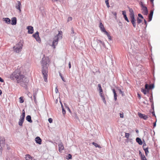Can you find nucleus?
<instances>
[{
    "mask_svg": "<svg viewBox=\"0 0 160 160\" xmlns=\"http://www.w3.org/2000/svg\"><path fill=\"white\" fill-rule=\"evenodd\" d=\"M98 87L99 88V93L101 92H103V91L101 85L100 84H98Z\"/></svg>",
    "mask_w": 160,
    "mask_h": 160,
    "instance_id": "obj_31",
    "label": "nucleus"
},
{
    "mask_svg": "<svg viewBox=\"0 0 160 160\" xmlns=\"http://www.w3.org/2000/svg\"><path fill=\"white\" fill-rule=\"evenodd\" d=\"M66 158L68 160L72 159V155L70 154H68L66 156Z\"/></svg>",
    "mask_w": 160,
    "mask_h": 160,
    "instance_id": "obj_28",
    "label": "nucleus"
},
{
    "mask_svg": "<svg viewBox=\"0 0 160 160\" xmlns=\"http://www.w3.org/2000/svg\"><path fill=\"white\" fill-rule=\"evenodd\" d=\"M129 136V133H125V137L127 139H128Z\"/></svg>",
    "mask_w": 160,
    "mask_h": 160,
    "instance_id": "obj_37",
    "label": "nucleus"
},
{
    "mask_svg": "<svg viewBox=\"0 0 160 160\" xmlns=\"http://www.w3.org/2000/svg\"><path fill=\"white\" fill-rule=\"evenodd\" d=\"M152 115H153V116H155V113H154V112H152Z\"/></svg>",
    "mask_w": 160,
    "mask_h": 160,
    "instance_id": "obj_58",
    "label": "nucleus"
},
{
    "mask_svg": "<svg viewBox=\"0 0 160 160\" xmlns=\"http://www.w3.org/2000/svg\"><path fill=\"white\" fill-rule=\"evenodd\" d=\"M112 92L114 94V99L116 101L117 100V93L116 92L115 90L114 89H112Z\"/></svg>",
    "mask_w": 160,
    "mask_h": 160,
    "instance_id": "obj_23",
    "label": "nucleus"
},
{
    "mask_svg": "<svg viewBox=\"0 0 160 160\" xmlns=\"http://www.w3.org/2000/svg\"><path fill=\"white\" fill-rule=\"evenodd\" d=\"M58 1V0H52V1L53 2H54L55 1Z\"/></svg>",
    "mask_w": 160,
    "mask_h": 160,
    "instance_id": "obj_62",
    "label": "nucleus"
},
{
    "mask_svg": "<svg viewBox=\"0 0 160 160\" xmlns=\"http://www.w3.org/2000/svg\"><path fill=\"white\" fill-rule=\"evenodd\" d=\"M2 94V91L0 89V95H1Z\"/></svg>",
    "mask_w": 160,
    "mask_h": 160,
    "instance_id": "obj_60",
    "label": "nucleus"
},
{
    "mask_svg": "<svg viewBox=\"0 0 160 160\" xmlns=\"http://www.w3.org/2000/svg\"><path fill=\"white\" fill-rule=\"evenodd\" d=\"M145 88V89H141V91L144 94H146L147 93V91Z\"/></svg>",
    "mask_w": 160,
    "mask_h": 160,
    "instance_id": "obj_35",
    "label": "nucleus"
},
{
    "mask_svg": "<svg viewBox=\"0 0 160 160\" xmlns=\"http://www.w3.org/2000/svg\"><path fill=\"white\" fill-rule=\"evenodd\" d=\"M131 19V22L132 23L133 26L135 28L136 27V24L135 23V20L134 18V17H130Z\"/></svg>",
    "mask_w": 160,
    "mask_h": 160,
    "instance_id": "obj_14",
    "label": "nucleus"
},
{
    "mask_svg": "<svg viewBox=\"0 0 160 160\" xmlns=\"http://www.w3.org/2000/svg\"><path fill=\"white\" fill-rule=\"evenodd\" d=\"M132 139H129V142H132Z\"/></svg>",
    "mask_w": 160,
    "mask_h": 160,
    "instance_id": "obj_61",
    "label": "nucleus"
},
{
    "mask_svg": "<svg viewBox=\"0 0 160 160\" xmlns=\"http://www.w3.org/2000/svg\"><path fill=\"white\" fill-rule=\"evenodd\" d=\"M26 79V78L25 77L24 75L20 73L19 75L17 78V81L18 83L20 82H27Z\"/></svg>",
    "mask_w": 160,
    "mask_h": 160,
    "instance_id": "obj_4",
    "label": "nucleus"
},
{
    "mask_svg": "<svg viewBox=\"0 0 160 160\" xmlns=\"http://www.w3.org/2000/svg\"><path fill=\"white\" fill-rule=\"evenodd\" d=\"M100 95V96L101 98L103 100V102L105 104H106V102L105 99V98L104 95L102 94V92H101L99 93Z\"/></svg>",
    "mask_w": 160,
    "mask_h": 160,
    "instance_id": "obj_22",
    "label": "nucleus"
},
{
    "mask_svg": "<svg viewBox=\"0 0 160 160\" xmlns=\"http://www.w3.org/2000/svg\"><path fill=\"white\" fill-rule=\"evenodd\" d=\"M92 144L93 145H94L96 148L98 147L99 148H101V146L98 145L97 143L93 142H92Z\"/></svg>",
    "mask_w": 160,
    "mask_h": 160,
    "instance_id": "obj_29",
    "label": "nucleus"
},
{
    "mask_svg": "<svg viewBox=\"0 0 160 160\" xmlns=\"http://www.w3.org/2000/svg\"><path fill=\"white\" fill-rule=\"evenodd\" d=\"M25 159L26 160H32V157L29 154L26 155Z\"/></svg>",
    "mask_w": 160,
    "mask_h": 160,
    "instance_id": "obj_26",
    "label": "nucleus"
},
{
    "mask_svg": "<svg viewBox=\"0 0 160 160\" xmlns=\"http://www.w3.org/2000/svg\"><path fill=\"white\" fill-rule=\"evenodd\" d=\"M24 118H20V119L19 122V125L20 126H22L24 121Z\"/></svg>",
    "mask_w": 160,
    "mask_h": 160,
    "instance_id": "obj_24",
    "label": "nucleus"
},
{
    "mask_svg": "<svg viewBox=\"0 0 160 160\" xmlns=\"http://www.w3.org/2000/svg\"><path fill=\"white\" fill-rule=\"evenodd\" d=\"M59 149L58 150L60 152H61L62 150L63 149L64 147L62 143H60L58 145Z\"/></svg>",
    "mask_w": 160,
    "mask_h": 160,
    "instance_id": "obj_18",
    "label": "nucleus"
},
{
    "mask_svg": "<svg viewBox=\"0 0 160 160\" xmlns=\"http://www.w3.org/2000/svg\"><path fill=\"white\" fill-rule=\"evenodd\" d=\"M22 115L21 116L20 118H24L25 116V112L24 110H23L22 111Z\"/></svg>",
    "mask_w": 160,
    "mask_h": 160,
    "instance_id": "obj_32",
    "label": "nucleus"
},
{
    "mask_svg": "<svg viewBox=\"0 0 160 160\" xmlns=\"http://www.w3.org/2000/svg\"><path fill=\"white\" fill-rule=\"evenodd\" d=\"M139 155H140V156H142V155H143L142 154L141 152L140 151H139Z\"/></svg>",
    "mask_w": 160,
    "mask_h": 160,
    "instance_id": "obj_50",
    "label": "nucleus"
},
{
    "mask_svg": "<svg viewBox=\"0 0 160 160\" xmlns=\"http://www.w3.org/2000/svg\"><path fill=\"white\" fill-rule=\"evenodd\" d=\"M112 13L113 15L115 16L116 18L117 17V13L116 12H113Z\"/></svg>",
    "mask_w": 160,
    "mask_h": 160,
    "instance_id": "obj_49",
    "label": "nucleus"
},
{
    "mask_svg": "<svg viewBox=\"0 0 160 160\" xmlns=\"http://www.w3.org/2000/svg\"><path fill=\"white\" fill-rule=\"evenodd\" d=\"M137 95H138V97L139 98V99H140L141 98V96H140V95L138 93V94H137Z\"/></svg>",
    "mask_w": 160,
    "mask_h": 160,
    "instance_id": "obj_52",
    "label": "nucleus"
},
{
    "mask_svg": "<svg viewBox=\"0 0 160 160\" xmlns=\"http://www.w3.org/2000/svg\"><path fill=\"white\" fill-rule=\"evenodd\" d=\"M129 142V141L127 139V140H126V142L128 143Z\"/></svg>",
    "mask_w": 160,
    "mask_h": 160,
    "instance_id": "obj_63",
    "label": "nucleus"
},
{
    "mask_svg": "<svg viewBox=\"0 0 160 160\" xmlns=\"http://www.w3.org/2000/svg\"><path fill=\"white\" fill-rule=\"evenodd\" d=\"M27 29L28 30V33L30 34H32L33 33V28L31 26H28L27 27Z\"/></svg>",
    "mask_w": 160,
    "mask_h": 160,
    "instance_id": "obj_11",
    "label": "nucleus"
},
{
    "mask_svg": "<svg viewBox=\"0 0 160 160\" xmlns=\"http://www.w3.org/2000/svg\"><path fill=\"white\" fill-rule=\"evenodd\" d=\"M71 31H72V33H74V29H73V28H72V29H71Z\"/></svg>",
    "mask_w": 160,
    "mask_h": 160,
    "instance_id": "obj_54",
    "label": "nucleus"
},
{
    "mask_svg": "<svg viewBox=\"0 0 160 160\" xmlns=\"http://www.w3.org/2000/svg\"><path fill=\"white\" fill-rule=\"evenodd\" d=\"M137 133H138L139 132V131H135Z\"/></svg>",
    "mask_w": 160,
    "mask_h": 160,
    "instance_id": "obj_64",
    "label": "nucleus"
},
{
    "mask_svg": "<svg viewBox=\"0 0 160 160\" xmlns=\"http://www.w3.org/2000/svg\"><path fill=\"white\" fill-rule=\"evenodd\" d=\"M62 38V32L61 31H59L58 34L54 37L52 44L51 45L53 49L55 48L56 46L58 44L59 39H61Z\"/></svg>",
    "mask_w": 160,
    "mask_h": 160,
    "instance_id": "obj_2",
    "label": "nucleus"
},
{
    "mask_svg": "<svg viewBox=\"0 0 160 160\" xmlns=\"http://www.w3.org/2000/svg\"><path fill=\"white\" fill-rule=\"evenodd\" d=\"M144 142H143V146H142L143 149L146 148L145 147V146H146V143L144 141Z\"/></svg>",
    "mask_w": 160,
    "mask_h": 160,
    "instance_id": "obj_43",
    "label": "nucleus"
},
{
    "mask_svg": "<svg viewBox=\"0 0 160 160\" xmlns=\"http://www.w3.org/2000/svg\"><path fill=\"white\" fill-rule=\"evenodd\" d=\"M33 36L37 41L39 42L40 41V39L39 36V33L38 32H37L33 34Z\"/></svg>",
    "mask_w": 160,
    "mask_h": 160,
    "instance_id": "obj_9",
    "label": "nucleus"
},
{
    "mask_svg": "<svg viewBox=\"0 0 160 160\" xmlns=\"http://www.w3.org/2000/svg\"><path fill=\"white\" fill-rule=\"evenodd\" d=\"M104 33L107 35L108 38L109 39V40H111V36H110L109 34L107 31L105 32Z\"/></svg>",
    "mask_w": 160,
    "mask_h": 160,
    "instance_id": "obj_30",
    "label": "nucleus"
},
{
    "mask_svg": "<svg viewBox=\"0 0 160 160\" xmlns=\"http://www.w3.org/2000/svg\"><path fill=\"white\" fill-rule=\"evenodd\" d=\"M68 66H69V68H71V62H69V63H68Z\"/></svg>",
    "mask_w": 160,
    "mask_h": 160,
    "instance_id": "obj_53",
    "label": "nucleus"
},
{
    "mask_svg": "<svg viewBox=\"0 0 160 160\" xmlns=\"http://www.w3.org/2000/svg\"><path fill=\"white\" fill-rule=\"evenodd\" d=\"M62 113L63 115H65L66 113V111L64 109V108H62Z\"/></svg>",
    "mask_w": 160,
    "mask_h": 160,
    "instance_id": "obj_45",
    "label": "nucleus"
},
{
    "mask_svg": "<svg viewBox=\"0 0 160 160\" xmlns=\"http://www.w3.org/2000/svg\"><path fill=\"white\" fill-rule=\"evenodd\" d=\"M20 73L18 71H15L13 72L10 75V78L12 80L16 79L17 80Z\"/></svg>",
    "mask_w": 160,
    "mask_h": 160,
    "instance_id": "obj_5",
    "label": "nucleus"
},
{
    "mask_svg": "<svg viewBox=\"0 0 160 160\" xmlns=\"http://www.w3.org/2000/svg\"><path fill=\"white\" fill-rule=\"evenodd\" d=\"M124 17V18L128 22H129V21L128 20V18L127 17V16L126 15H124V16H123Z\"/></svg>",
    "mask_w": 160,
    "mask_h": 160,
    "instance_id": "obj_40",
    "label": "nucleus"
},
{
    "mask_svg": "<svg viewBox=\"0 0 160 160\" xmlns=\"http://www.w3.org/2000/svg\"><path fill=\"white\" fill-rule=\"evenodd\" d=\"M21 6V4L20 2L19 1H18L17 2V3L16 4V8L19 10V12H20L21 11V10L20 9V7Z\"/></svg>",
    "mask_w": 160,
    "mask_h": 160,
    "instance_id": "obj_13",
    "label": "nucleus"
},
{
    "mask_svg": "<svg viewBox=\"0 0 160 160\" xmlns=\"http://www.w3.org/2000/svg\"><path fill=\"white\" fill-rule=\"evenodd\" d=\"M97 42L98 43H100L102 46L104 45V42L100 40H98Z\"/></svg>",
    "mask_w": 160,
    "mask_h": 160,
    "instance_id": "obj_33",
    "label": "nucleus"
},
{
    "mask_svg": "<svg viewBox=\"0 0 160 160\" xmlns=\"http://www.w3.org/2000/svg\"><path fill=\"white\" fill-rule=\"evenodd\" d=\"M22 45L21 43H18L13 47V50L16 52H19L22 49Z\"/></svg>",
    "mask_w": 160,
    "mask_h": 160,
    "instance_id": "obj_3",
    "label": "nucleus"
},
{
    "mask_svg": "<svg viewBox=\"0 0 160 160\" xmlns=\"http://www.w3.org/2000/svg\"><path fill=\"white\" fill-rule=\"evenodd\" d=\"M5 144V139L4 137H1L0 138V155L2 153V146H3Z\"/></svg>",
    "mask_w": 160,
    "mask_h": 160,
    "instance_id": "obj_6",
    "label": "nucleus"
},
{
    "mask_svg": "<svg viewBox=\"0 0 160 160\" xmlns=\"http://www.w3.org/2000/svg\"><path fill=\"white\" fill-rule=\"evenodd\" d=\"M2 20L3 21L5 22L8 24H9L10 23L11 20L8 18H3Z\"/></svg>",
    "mask_w": 160,
    "mask_h": 160,
    "instance_id": "obj_19",
    "label": "nucleus"
},
{
    "mask_svg": "<svg viewBox=\"0 0 160 160\" xmlns=\"http://www.w3.org/2000/svg\"><path fill=\"white\" fill-rule=\"evenodd\" d=\"M148 148H149L148 147H147L146 148H144L143 149V150L145 151V155L146 156H147L148 154L149 153V151L148 150Z\"/></svg>",
    "mask_w": 160,
    "mask_h": 160,
    "instance_id": "obj_25",
    "label": "nucleus"
},
{
    "mask_svg": "<svg viewBox=\"0 0 160 160\" xmlns=\"http://www.w3.org/2000/svg\"><path fill=\"white\" fill-rule=\"evenodd\" d=\"M136 142L140 145H142L143 143L141 139L139 137H137L136 138Z\"/></svg>",
    "mask_w": 160,
    "mask_h": 160,
    "instance_id": "obj_20",
    "label": "nucleus"
},
{
    "mask_svg": "<svg viewBox=\"0 0 160 160\" xmlns=\"http://www.w3.org/2000/svg\"><path fill=\"white\" fill-rule=\"evenodd\" d=\"M26 119L30 122H32V121L31 120V117L30 115H28L26 117Z\"/></svg>",
    "mask_w": 160,
    "mask_h": 160,
    "instance_id": "obj_27",
    "label": "nucleus"
},
{
    "mask_svg": "<svg viewBox=\"0 0 160 160\" xmlns=\"http://www.w3.org/2000/svg\"><path fill=\"white\" fill-rule=\"evenodd\" d=\"M153 11L151 10L150 11V14L149 15V16H148V22H150L152 20V16H153Z\"/></svg>",
    "mask_w": 160,
    "mask_h": 160,
    "instance_id": "obj_17",
    "label": "nucleus"
},
{
    "mask_svg": "<svg viewBox=\"0 0 160 160\" xmlns=\"http://www.w3.org/2000/svg\"><path fill=\"white\" fill-rule=\"evenodd\" d=\"M23 97H21L19 98V102L20 103H22L24 102V100H23Z\"/></svg>",
    "mask_w": 160,
    "mask_h": 160,
    "instance_id": "obj_34",
    "label": "nucleus"
},
{
    "mask_svg": "<svg viewBox=\"0 0 160 160\" xmlns=\"http://www.w3.org/2000/svg\"><path fill=\"white\" fill-rule=\"evenodd\" d=\"M122 14L123 15V16H124V15H126V12L125 11H122Z\"/></svg>",
    "mask_w": 160,
    "mask_h": 160,
    "instance_id": "obj_47",
    "label": "nucleus"
},
{
    "mask_svg": "<svg viewBox=\"0 0 160 160\" xmlns=\"http://www.w3.org/2000/svg\"><path fill=\"white\" fill-rule=\"evenodd\" d=\"M137 21V23L138 24H139L142 22V20H141V19H139V18H138Z\"/></svg>",
    "mask_w": 160,
    "mask_h": 160,
    "instance_id": "obj_39",
    "label": "nucleus"
},
{
    "mask_svg": "<svg viewBox=\"0 0 160 160\" xmlns=\"http://www.w3.org/2000/svg\"><path fill=\"white\" fill-rule=\"evenodd\" d=\"M144 21L145 24L146 25V26H147V22L146 20L145 19H144Z\"/></svg>",
    "mask_w": 160,
    "mask_h": 160,
    "instance_id": "obj_55",
    "label": "nucleus"
},
{
    "mask_svg": "<svg viewBox=\"0 0 160 160\" xmlns=\"http://www.w3.org/2000/svg\"><path fill=\"white\" fill-rule=\"evenodd\" d=\"M49 62V58L48 57H46L45 55H44L41 63L42 67V73L43 75L44 81L46 82H48V68L47 64Z\"/></svg>",
    "mask_w": 160,
    "mask_h": 160,
    "instance_id": "obj_1",
    "label": "nucleus"
},
{
    "mask_svg": "<svg viewBox=\"0 0 160 160\" xmlns=\"http://www.w3.org/2000/svg\"><path fill=\"white\" fill-rule=\"evenodd\" d=\"M145 88L147 90H150L153 88L154 87V85L153 84L148 85V84H146L145 86Z\"/></svg>",
    "mask_w": 160,
    "mask_h": 160,
    "instance_id": "obj_12",
    "label": "nucleus"
},
{
    "mask_svg": "<svg viewBox=\"0 0 160 160\" xmlns=\"http://www.w3.org/2000/svg\"><path fill=\"white\" fill-rule=\"evenodd\" d=\"M100 28V29L101 31L104 32H105L107 31L106 30L103 24L101 22L100 24V26H99Z\"/></svg>",
    "mask_w": 160,
    "mask_h": 160,
    "instance_id": "obj_15",
    "label": "nucleus"
},
{
    "mask_svg": "<svg viewBox=\"0 0 160 160\" xmlns=\"http://www.w3.org/2000/svg\"><path fill=\"white\" fill-rule=\"evenodd\" d=\"M35 141L39 145L42 144V140L40 137L37 136L35 138Z\"/></svg>",
    "mask_w": 160,
    "mask_h": 160,
    "instance_id": "obj_10",
    "label": "nucleus"
},
{
    "mask_svg": "<svg viewBox=\"0 0 160 160\" xmlns=\"http://www.w3.org/2000/svg\"><path fill=\"white\" fill-rule=\"evenodd\" d=\"M120 118H123V113H120Z\"/></svg>",
    "mask_w": 160,
    "mask_h": 160,
    "instance_id": "obj_46",
    "label": "nucleus"
},
{
    "mask_svg": "<svg viewBox=\"0 0 160 160\" xmlns=\"http://www.w3.org/2000/svg\"><path fill=\"white\" fill-rule=\"evenodd\" d=\"M17 23V19L16 17H13L11 19V24L12 25H15Z\"/></svg>",
    "mask_w": 160,
    "mask_h": 160,
    "instance_id": "obj_16",
    "label": "nucleus"
},
{
    "mask_svg": "<svg viewBox=\"0 0 160 160\" xmlns=\"http://www.w3.org/2000/svg\"><path fill=\"white\" fill-rule=\"evenodd\" d=\"M156 122H155L154 123V124H153V127H154L156 126Z\"/></svg>",
    "mask_w": 160,
    "mask_h": 160,
    "instance_id": "obj_56",
    "label": "nucleus"
},
{
    "mask_svg": "<svg viewBox=\"0 0 160 160\" xmlns=\"http://www.w3.org/2000/svg\"><path fill=\"white\" fill-rule=\"evenodd\" d=\"M138 16L142 18H143L141 14H138Z\"/></svg>",
    "mask_w": 160,
    "mask_h": 160,
    "instance_id": "obj_48",
    "label": "nucleus"
},
{
    "mask_svg": "<svg viewBox=\"0 0 160 160\" xmlns=\"http://www.w3.org/2000/svg\"><path fill=\"white\" fill-rule=\"evenodd\" d=\"M141 160H144V159L146 158L145 155L143 154L142 156H140Z\"/></svg>",
    "mask_w": 160,
    "mask_h": 160,
    "instance_id": "obj_38",
    "label": "nucleus"
},
{
    "mask_svg": "<svg viewBox=\"0 0 160 160\" xmlns=\"http://www.w3.org/2000/svg\"><path fill=\"white\" fill-rule=\"evenodd\" d=\"M129 11L130 12V17H134V12L132 8H129Z\"/></svg>",
    "mask_w": 160,
    "mask_h": 160,
    "instance_id": "obj_21",
    "label": "nucleus"
},
{
    "mask_svg": "<svg viewBox=\"0 0 160 160\" xmlns=\"http://www.w3.org/2000/svg\"><path fill=\"white\" fill-rule=\"evenodd\" d=\"M105 2L107 7L109 8L110 7V6L109 4L108 0H105Z\"/></svg>",
    "mask_w": 160,
    "mask_h": 160,
    "instance_id": "obj_36",
    "label": "nucleus"
},
{
    "mask_svg": "<svg viewBox=\"0 0 160 160\" xmlns=\"http://www.w3.org/2000/svg\"><path fill=\"white\" fill-rule=\"evenodd\" d=\"M61 107H62V108H64V107H63V106L62 104L61 103Z\"/></svg>",
    "mask_w": 160,
    "mask_h": 160,
    "instance_id": "obj_57",
    "label": "nucleus"
},
{
    "mask_svg": "<svg viewBox=\"0 0 160 160\" xmlns=\"http://www.w3.org/2000/svg\"><path fill=\"white\" fill-rule=\"evenodd\" d=\"M0 82H4V80L0 77Z\"/></svg>",
    "mask_w": 160,
    "mask_h": 160,
    "instance_id": "obj_51",
    "label": "nucleus"
},
{
    "mask_svg": "<svg viewBox=\"0 0 160 160\" xmlns=\"http://www.w3.org/2000/svg\"><path fill=\"white\" fill-rule=\"evenodd\" d=\"M48 121L50 123H51L52 122V119L51 118H49Z\"/></svg>",
    "mask_w": 160,
    "mask_h": 160,
    "instance_id": "obj_44",
    "label": "nucleus"
},
{
    "mask_svg": "<svg viewBox=\"0 0 160 160\" xmlns=\"http://www.w3.org/2000/svg\"><path fill=\"white\" fill-rule=\"evenodd\" d=\"M150 1L152 3H153L154 0H150Z\"/></svg>",
    "mask_w": 160,
    "mask_h": 160,
    "instance_id": "obj_59",
    "label": "nucleus"
},
{
    "mask_svg": "<svg viewBox=\"0 0 160 160\" xmlns=\"http://www.w3.org/2000/svg\"><path fill=\"white\" fill-rule=\"evenodd\" d=\"M72 18L71 17H68V18L67 21L68 22L70 21H72Z\"/></svg>",
    "mask_w": 160,
    "mask_h": 160,
    "instance_id": "obj_42",
    "label": "nucleus"
},
{
    "mask_svg": "<svg viewBox=\"0 0 160 160\" xmlns=\"http://www.w3.org/2000/svg\"><path fill=\"white\" fill-rule=\"evenodd\" d=\"M142 7L143 13L144 15H147L148 14V10L146 6H144L142 3Z\"/></svg>",
    "mask_w": 160,
    "mask_h": 160,
    "instance_id": "obj_7",
    "label": "nucleus"
},
{
    "mask_svg": "<svg viewBox=\"0 0 160 160\" xmlns=\"http://www.w3.org/2000/svg\"><path fill=\"white\" fill-rule=\"evenodd\" d=\"M59 75L60 76L61 78L62 79V80L64 81V82H65V80H64V78L62 76V74L61 73H59Z\"/></svg>",
    "mask_w": 160,
    "mask_h": 160,
    "instance_id": "obj_41",
    "label": "nucleus"
},
{
    "mask_svg": "<svg viewBox=\"0 0 160 160\" xmlns=\"http://www.w3.org/2000/svg\"><path fill=\"white\" fill-rule=\"evenodd\" d=\"M138 115L139 118H143L144 120H147L148 118L147 115H145L144 114H142L140 112L138 113Z\"/></svg>",
    "mask_w": 160,
    "mask_h": 160,
    "instance_id": "obj_8",
    "label": "nucleus"
}]
</instances>
